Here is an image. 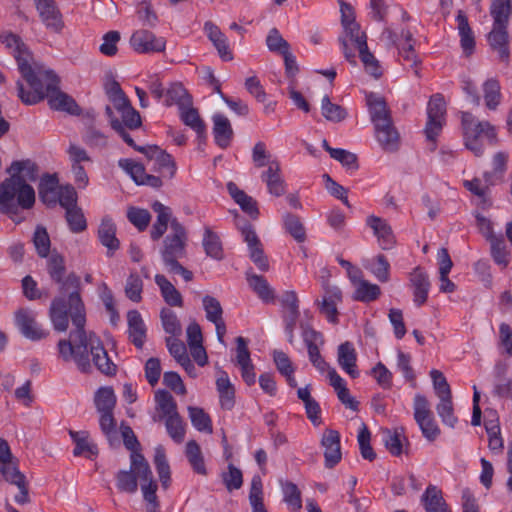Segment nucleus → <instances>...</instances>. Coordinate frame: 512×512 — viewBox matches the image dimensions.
<instances>
[{
  "label": "nucleus",
  "instance_id": "412c9836",
  "mask_svg": "<svg viewBox=\"0 0 512 512\" xmlns=\"http://www.w3.org/2000/svg\"><path fill=\"white\" fill-rule=\"evenodd\" d=\"M204 31L207 34L209 40L213 43L216 48L219 57L223 61H231L233 59V53L228 45V39L220 28L211 21H207L204 24Z\"/></svg>",
  "mask_w": 512,
  "mask_h": 512
},
{
  "label": "nucleus",
  "instance_id": "2f4dec72",
  "mask_svg": "<svg viewBox=\"0 0 512 512\" xmlns=\"http://www.w3.org/2000/svg\"><path fill=\"white\" fill-rule=\"evenodd\" d=\"M216 388L221 407L231 410L235 405V388L225 371H219L216 379Z\"/></svg>",
  "mask_w": 512,
  "mask_h": 512
},
{
  "label": "nucleus",
  "instance_id": "dca6fc26",
  "mask_svg": "<svg viewBox=\"0 0 512 512\" xmlns=\"http://www.w3.org/2000/svg\"><path fill=\"white\" fill-rule=\"evenodd\" d=\"M130 44L138 53H155L165 50L166 40L151 31L141 29L132 34Z\"/></svg>",
  "mask_w": 512,
  "mask_h": 512
},
{
  "label": "nucleus",
  "instance_id": "c03bdc74",
  "mask_svg": "<svg viewBox=\"0 0 512 512\" xmlns=\"http://www.w3.org/2000/svg\"><path fill=\"white\" fill-rule=\"evenodd\" d=\"M138 473L132 468V455L130 456V470H120L116 475V485L121 492L133 494L138 489Z\"/></svg>",
  "mask_w": 512,
  "mask_h": 512
},
{
  "label": "nucleus",
  "instance_id": "c756f323",
  "mask_svg": "<svg viewBox=\"0 0 512 512\" xmlns=\"http://www.w3.org/2000/svg\"><path fill=\"white\" fill-rule=\"evenodd\" d=\"M128 333L131 342L141 349L146 338V326L137 310H131L127 313Z\"/></svg>",
  "mask_w": 512,
  "mask_h": 512
},
{
  "label": "nucleus",
  "instance_id": "4468645a",
  "mask_svg": "<svg viewBox=\"0 0 512 512\" xmlns=\"http://www.w3.org/2000/svg\"><path fill=\"white\" fill-rule=\"evenodd\" d=\"M320 444L323 448L325 467H335L342 459L340 433L334 429H325Z\"/></svg>",
  "mask_w": 512,
  "mask_h": 512
},
{
  "label": "nucleus",
  "instance_id": "9d476101",
  "mask_svg": "<svg viewBox=\"0 0 512 512\" xmlns=\"http://www.w3.org/2000/svg\"><path fill=\"white\" fill-rule=\"evenodd\" d=\"M338 41L345 59L351 65L356 66L357 60L355 51L360 52L368 47L367 36L365 32L361 30L360 25H352L351 28L343 29Z\"/></svg>",
  "mask_w": 512,
  "mask_h": 512
},
{
  "label": "nucleus",
  "instance_id": "7ed1b4c3",
  "mask_svg": "<svg viewBox=\"0 0 512 512\" xmlns=\"http://www.w3.org/2000/svg\"><path fill=\"white\" fill-rule=\"evenodd\" d=\"M1 42L12 51L17 61L18 69L26 80L31 91H26L21 81H17L18 97L25 105H34L44 99V90L40 79L41 70L31 65L32 56L22 40L13 33L0 36Z\"/></svg>",
  "mask_w": 512,
  "mask_h": 512
},
{
  "label": "nucleus",
  "instance_id": "ea45409f",
  "mask_svg": "<svg viewBox=\"0 0 512 512\" xmlns=\"http://www.w3.org/2000/svg\"><path fill=\"white\" fill-rule=\"evenodd\" d=\"M189 104H193V100L184 86L179 82L171 83L166 89L165 105H176L180 110L189 106Z\"/></svg>",
  "mask_w": 512,
  "mask_h": 512
},
{
  "label": "nucleus",
  "instance_id": "bf43d9fd",
  "mask_svg": "<svg viewBox=\"0 0 512 512\" xmlns=\"http://www.w3.org/2000/svg\"><path fill=\"white\" fill-rule=\"evenodd\" d=\"M485 429L488 434V443L490 450L494 452H501L504 446L501 437V430L498 419H490L485 421Z\"/></svg>",
  "mask_w": 512,
  "mask_h": 512
},
{
  "label": "nucleus",
  "instance_id": "37998d69",
  "mask_svg": "<svg viewBox=\"0 0 512 512\" xmlns=\"http://www.w3.org/2000/svg\"><path fill=\"white\" fill-rule=\"evenodd\" d=\"M155 282L160 288L161 295L168 305L175 307L183 306L182 295L164 275H155Z\"/></svg>",
  "mask_w": 512,
  "mask_h": 512
},
{
  "label": "nucleus",
  "instance_id": "680f3d73",
  "mask_svg": "<svg viewBox=\"0 0 512 512\" xmlns=\"http://www.w3.org/2000/svg\"><path fill=\"white\" fill-rule=\"evenodd\" d=\"M284 227L286 231L297 241L304 242L306 239V232L304 225L300 218L291 213H286L283 216Z\"/></svg>",
  "mask_w": 512,
  "mask_h": 512
},
{
  "label": "nucleus",
  "instance_id": "39448f33",
  "mask_svg": "<svg viewBox=\"0 0 512 512\" xmlns=\"http://www.w3.org/2000/svg\"><path fill=\"white\" fill-rule=\"evenodd\" d=\"M35 191L18 177L6 178L0 183V211L8 215H17L20 209L28 210L34 206Z\"/></svg>",
  "mask_w": 512,
  "mask_h": 512
},
{
  "label": "nucleus",
  "instance_id": "79ce46f5",
  "mask_svg": "<svg viewBox=\"0 0 512 512\" xmlns=\"http://www.w3.org/2000/svg\"><path fill=\"white\" fill-rule=\"evenodd\" d=\"M246 280L249 287L262 301L271 302L274 300V290L270 287L269 283L263 276L254 274L251 271H247Z\"/></svg>",
  "mask_w": 512,
  "mask_h": 512
},
{
  "label": "nucleus",
  "instance_id": "f3484780",
  "mask_svg": "<svg viewBox=\"0 0 512 512\" xmlns=\"http://www.w3.org/2000/svg\"><path fill=\"white\" fill-rule=\"evenodd\" d=\"M324 295L321 301H317L320 312L332 323L338 321L337 305L342 301L341 290L336 286H331L328 280L322 281Z\"/></svg>",
  "mask_w": 512,
  "mask_h": 512
},
{
  "label": "nucleus",
  "instance_id": "3c124183",
  "mask_svg": "<svg viewBox=\"0 0 512 512\" xmlns=\"http://www.w3.org/2000/svg\"><path fill=\"white\" fill-rule=\"evenodd\" d=\"M154 464L159 476V480L164 489H167L170 485V466L166 459L165 450L162 446H158L155 449Z\"/></svg>",
  "mask_w": 512,
  "mask_h": 512
},
{
  "label": "nucleus",
  "instance_id": "c9c22d12",
  "mask_svg": "<svg viewBox=\"0 0 512 512\" xmlns=\"http://www.w3.org/2000/svg\"><path fill=\"white\" fill-rule=\"evenodd\" d=\"M152 209L155 213H157V219L152 226L150 234L153 240H158L166 232L168 223H171L174 219H171V209L161 202L155 201L152 204Z\"/></svg>",
  "mask_w": 512,
  "mask_h": 512
},
{
  "label": "nucleus",
  "instance_id": "72a5a7b5",
  "mask_svg": "<svg viewBox=\"0 0 512 512\" xmlns=\"http://www.w3.org/2000/svg\"><path fill=\"white\" fill-rule=\"evenodd\" d=\"M261 179L272 195L279 197L285 193V182L280 173L279 162H272L270 167L261 174Z\"/></svg>",
  "mask_w": 512,
  "mask_h": 512
},
{
  "label": "nucleus",
  "instance_id": "20e7f679",
  "mask_svg": "<svg viewBox=\"0 0 512 512\" xmlns=\"http://www.w3.org/2000/svg\"><path fill=\"white\" fill-rule=\"evenodd\" d=\"M187 233L176 219L171 222V233L163 240L160 250L162 261L169 273L179 274L186 282L193 279V273L182 266L180 259L186 256Z\"/></svg>",
  "mask_w": 512,
  "mask_h": 512
},
{
  "label": "nucleus",
  "instance_id": "f257e3e1",
  "mask_svg": "<svg viewBox=\"0 0 512 512\" xmlns=\"http://www.w3.org/2000/svg\"><path fill=\"white\" fill-rule=\"evenodd\" d=\"M74 329L70 331L68 339H61L57 344L59 357L64 362L74 361L78 369L83 373L91 372L92 362L102 374L112 376L117 371V366L109 358L102 342L94 332L85 330L86 312L73 315L71 318Z\"/></svg>",
  "mask_w": 512,
  "mask_h": 512
},
{
  "label": "nucleus",
  "instance_id": "4d7b16f0",
  "mask_svg": "<svg viewBox=\"0 0 512 512\" xmlns=\"http://www.w3.org/2000/svg\"><path fill=\"white\" fill-rule=\"evenodd\" d=\"M114 108L120 113V122L124 128L134 130L141 126L140 114L131 106L129 100L124 105Z\"/></svg>",
  "mask_w": 512,
  "mask_h": 512
},
{
  "label": "nucleus",
  "instance_id": "de8ad7c7",
  "mask_svg": "<svg viewBox=\"0 0 512 512\" xmlns=\"http://www.w3.org/2000/svg\"><path fill=\"white\" fill-rule=\"evenodd\" d=\"M436 411L442 423L450 428H454L458 422V418L454 413L452 395L439 398Z\"/></svg>",
  "mask_w": 512,
  "mask_h": 512
},
{
  "label": "nucleus",
  "instance_id": "0e129e2a",
  "mask_svg": "<svg viewBox=\"0 0 512 512\" xmlns=\"http://www.w3.org/2000/svg\"><path fill=\"white\" fill-rule=\"evenodd\" d=\"M160 318L163 329L166 333L172 336H179L182 333L180 321L172 310L164 308L161 310Z\"/></svg>",
  "mask_w": 512,
  "mask_h": 512
},
{
  "label": "nucleus",
  "instance_id": "e433bc0d",
  "mask_svg": "<svg viewBox=\"0 0 512 512\" xmlns=\"http://www.w3.org/2000/svg\"><path fill=\"white\" fill-rule=\"evenodd\" d=\"M227 190L234 201L240 206V208L247 213L253 219H256L259 215L257 202L243 190L239 189L238 186L229 182L227 184Z\"/></svg>",
  "mask_w": 512,
  "mask_h": 512
},
{
  "label": "nucleus",
  "instance_id": "9b49d317",
  "mask_svg": "<svg viewBox=\"0 0 512 512\" xmlns=\"http://www.w3.org/2000/svg\"><path fill=\"white\" fill-rule=\"evenodd\" d=\"M445 112L443 96L440 94L432 96L427 107L428 121L425 128V134L429 141L435 142L440 134L445 120Z\"/></svg>",
  "mask_w": 512,
  "mask_h": 512
},
{
  "label": "nucleus",
  "instance_id": "4be33fe9",
  "mask_svg": "<svg viewBox=\"0 0 512 512\" xmlns=\"http://www.w3.org/2000/svg\"><path fill=\"white\" fill-rule=\"evenodd\" d=\"M374 128L376 139L384 151L395 152L399 149L400 135L392 120Z\"/></svg>",
  "mask_w": 512,
  "mask_h": 512
},
{
  "label": "nucleus",
  "instance_id": "f8f14e48",
  "mask_svg": "<svg viewBox=\"0 0 512 512\" xmlns=\"http://www.w3.org/2000/svg\"><path fill=\"white\" fill-rule=\"evenodd\" d=\"M148 160L154 163V168L163 178L172 179L177 171L176 163L173 157L158 146H146L138 148Z\"/></svg>",
  "mask_w": 512,
  "mask_h": 512
},
{
  "label": "nucleus",
  "instance_id": "5fc2aeb1",
  "mask_svg": "<svg viewBox=\"0 0 512 512\" xmlns=\"http://www.w3.org/2000/svg\"><path fill=\"white\" fill-rule=\"evenodd\" d=\"M95 406L98 412L114 411L116 396L111 387H101L95 394Z\"/></svg>",
  "mask_w": 512,
  "mask_h": 512
},
{
  "label": "nucleus",
  "instance_id": "423d86ee",
  "mask_svg": "<svg viewBox=\"0 0 512 512\" xmlns=\"http://www.w3.org/2000/svg\"><path fill=\"white\" fill-rule=\"evenodd\" d=\"M464 143L475 156H481L484 148L479 138L484 137L492 145L498 141L495 127L488 121H478L470 112L462 113Z\"/></svg>",
  "mask_w": 512,
  "mask_h": 512
},
{
  "label": "nucleus",
  "instance_id": "a18cd8bd",
  "mask_svg": "<svg viewBox=\"0 0 512 512\" xmlns=\"http://www.w3.org/2000/svg\"><path fill=\"white\" fill-rule=\"evenodd\" d=\"M403 432V428L385 429L382 432L385 447L393 456H399L403 452V441L406 440Z\"/></svg>",
  "mask_w": 512,
  "mask_h": 512
},
{
  "label": "nucleus",
  "instance_id": "49530a36",
  "mask_svg": "<svg viewBox=\"0 0 512 512\" xmlns=\"http://www.w3.org/2000/svg\"><path fill=\"white\" fill-rule=\"evenodd\" d=\"M202 244L207 256L216 260L224 258L221 240L211 229H205Z\"/></svg>",
  "mask_w": 512,
  "mask_h": 512
},
{
  "label": "nucleus",
  "instance_id": "338daca9",
  "mask_svg": "<svg viewBox=\"0 0 512 512\" xmlns=\"http://www.w3.org/2000/svg\"><path fill=\"white\" fill-rule=\"evenodd\" d=\"M490 244H491V255L494 261L503 267H506L509 263L508 255L509 253L506 250V244L503 238H499L496 236H490Z\"/></svg>",
  "mask_w": 512,
  "mask_h": 512
},
{
  "label": "nucleus",
  "instance_id": "1a4fd4ad",
  "mask_svg": "<svg viewBox=\"0 0 512 512\" xmlns=\"http://www.w3.org/2000/svg\"><path fill=\"white\" fill-rule=\"evenodd\" d=\"M136 469L140 480L143 498L147 505L159 504L156 491L157 483L153 479L150 466L141 453L132 454V468Z\"/></svg>",
  "mask_w": 512,
  "mask_h": 512
},
{
  "label": "nucleus",
  "instance_id": "052dcab7",
  "mask_svg": "<svg viewBox=\"0 0 512 512\" xmlns=\"http://www.w3.org/2000/svg\"><path fill=\"white\" fill-rule=\"evenodd\" d=\"M284 501L289 506L291 512H299L302 508L301 492L297 485L292 482L282 484Z\"/></svg>",
  "mask_w": 512,
  "mask_h": 512
},
{
  "label": "nucleus",
  "instance_id": "e2e57ef3",
  "mask_svg": "<svg viewBox=\"0 0 512 512\" xmlns=\"http://www.w3.org/2000/svg\"><path fill=\"white\" fill-rule=\"evenodd\" d=\"M249 501L253 512H267L263 503L262 481L259 476H254L251 481Z\"/></svg>",
  "mask_w": 512,
  "mask_h": 512
},
{
  "label": "nucleus",
  "instance_id": "864d4df0",
  "mask_svg": "<svg viewBox=\"0 0 512 512\" xmlns=\"http://www.w3.org/2000/svg\"><path fill=\"white\" fill-rule=\"evenodd\" d=\"M381 293L380 287L371 284L367 280H359L353 295V299L361 302H371L376 300Z\"/></svg>",
  "mask_w": 512,
  "mask_h": 512
},
{
  "label": "nucleus",
  "instance_id": "5701e85b",
  "mask_svg": "<svg viewBox=\"0 0 512 512\" xmlns=\"http://www.w3.org/2000/svg\"><path fill=\"white\" fill-rule=\"evenodd\" d=\"M69 435L75 445L73 455L75 457L84 456L88 459L98 455L97 445L91 440L88 431L69 430Z\"/></svg>",
  "mask_w": 512,
  "mask_h": 512
},
{
  "label": "nucleus",
  "instance_id": "58836bf2",
  "mask_svg": "<svg viewBox=\"0 0 512 512\" xmlns=\"http://www.w3.org/2000/svg\"><path fill=\"white\" fill-rule=\"evenodd\" d=\"M422 502L426 512H451L443 499L442 492L430 484L422 495Z\"/></svg>",
  "mask_w": 512,
  "mask_h": 512
},
{
  "label": "nucleus",
  "instance_id": "4c0bfd02",
  "mask_svg": "<svg viewBox=\"0 0 512 512\" xmlns=\"http://www.w3.org/2000/svg\"><path fill=\"white\" fill-rule=\"evenodd\" d=\"M179 117L186 126L196 132L199 140L206 137V125L198 110L193 107V104H189V106L184 109H180Z\"/></svg>",
  "mask_w": 512,
  "mask_h": 512
},
{
  "label": "nucleus",
  "instance_id": "473e14b6",
  "mask_svg": "<svg viewBox=\"0 0 512 512\" xmlns=\"http://www.w3.org/2000/svg\"><path fill=\"white\" fill-rule=\"evenodd\" d=\"M457 29L460 36V45L466 56H470L475 49V37L469 25L466 14L459 10L456 16Z\"/></svg>",
  "mask_w": 512,
  "mask_h": 512
},
{
  "label": "nucleus",
  "instance_id": "a19ab883",
  "mask_svg": "<svg viewBox=\"0 0 512 512\" xmlns=\"http://www.w3.org/2000/svg\"><path fill=\"white\" fill-rule=\"evenodd\" d=\"M213 134L215 142L221 148H226L230 144V140L233 136V130L229 119L221 114L213 116Z\"/></svg>",
  "mask_w": 512,
  "mask_h": 512
},
{
  "label": "nucleus",
  "instance_id": "bb28decb",
  "mask_svg": "<svg viewBox=\"0 0 512 512\" xmlns=\"http://www.w3.org/2000/svg\"><path fill=\"white\" fill-rule=\"evenodd\" d=\"M337 361L339 366L352 378L359 376L356 366L357 353L352 343L346 341L338 346Z\"/></svg>",
  "mask_w": 512,
  "mask_h": 512
},
{
  "label": "nucleus",
  "instance_id": "aec40b11",
  "mask_svg": "<svg viewBox=\"0 0 512 512\" xmlns=\"http://www.w3.org/2000/svg\"><path fill=\"white\" fill-rule=\"evenodd\" d=\"M410 285L413 289V301L417 306H422L428 298L430 281L427 273L420 267H416L410 273Z\"/></svg>",
  "mask_w": 512,
  "mask_h": 512
},
{
  "label": "nucleus",
  "instance_id": "393cba45",
  "mask_svg": "<svg viewBox=\"0 0 512 512\" xmlns=\"http://www.w3.org/2000/svg\"><path fill=\"white\" fill-rule=\"evenodd\" d=\"M507 26V24H493V28L488 34L490 46L498 52L500 60L505 62L508 61L510 56Z\"/></svg>",
  "mask_w": 512,
  "mask_h": 512
},
{
  "label": "nucleus",
  "instance_id": "a878e982",
  "mask_svg": "<svg viewBox=\"0 0 512 512\" xmlns=\"http://www.w3.org/2000/svg\"><path fill=\"white\" fill-rule=\"evenodd\" d=\"M366 101L374 127L377 125L385 124L392 120L390 110L387 107L384 98L374 93H369L366 96Z\"/></svg>",
  "mask_w": 512,
  "mask_h": 512
},
{
  "label": "nucleus",
  "instance_id": "f704fd0d",
  "mask_svg": "<svg viewBox=\"0 0 512 512\" xmlns=\"http://www.w3.org/2000/svg\"><path fill=\"white\" fill-rule=\"evenodd\" d=\"M98 237L103 246L107 248V255L112 256L119 248L120 242L116 238V227L113 221L105 217L102 219L98 229Z\"/></svg>",
  "mask_w": 512,
  "mask_h": 512
},
{
  "label": "nucleus",
  "instance_id": "a211bd4d",
  "mask_svg": "<svg viewBox=\"0 0 512 512\" xmlns=\"http://www.w3.org/2000/svg\"><path fill=\"white\" fill-rule=\"evenodd\" d=\"M303 340L308 349L309 360L313 366L320 372H324L329 369V364L324 360L319 351L318 344H323L322 335L310 328L303 329Z\"/></svg>",
  "mask_w": 512,
  "mask_h": 512
},
{
  "label": "nucleus",
  "instance_id": "f03ea898",
  "mask_svg": "<svg viewBox=\"0 0 512 512\" xmlns=\"http://www.w3.org/2000/svg\"><path fill=\"white\" fill-rule=\"evenodd\" d=\"M46 266L51 280L59 285V295L51 302L49 317L54 330L65 332L69 318L86 312L80 294L81 281L75 273L66 276L65 258L56 251L48 255Z\"/></svg>",
  "mask_w": 512,
  "mask_h": 512
},
{
  "label": "nucleus",
  "instance_id": "8fccbe9b",
  "mask_svg": "<svg viewBox=\"0 0 512 512\" xmlns=\"http://www.w3.org/2000/svg\"><path fill=\"white\" fill-rule=\"evenodd\" d=\"M382 38L388 43L398 45L400 51H413V36L408 30H402L400 37L391 29L386 28L382 33Z\"/></svg>",
  "mask_w": 512,
  "mask_h": 512
},
{
  "label": "nucleus",
  "instance_id": "6e6552de",
  "mask_svg": "<svg viewBox=\"0 0 512 512\" xmlns=\"http://www.w3.org/2000/svg\"><path fill=\"white\" fill-rule=\"evenodd\" d=\"M414 419L418 424L423 436L428 441H434L440 435L430 404L424 395L416 394L413 402Z\"/></svg>",
  "mask_w": 512,
  "mask_h": 512
},
{
  "label": "nucleus",
  "instance_id": "603ef678",
  "mask_svg": "<svg viewBox=\"0 0 512 512\" xmlns=\"http://www.w3.org/2000/svg\"><path fill=\"white\" fill-rule=\"evenodd\" d=\"M490 14L493 18V24L508 25L509 16L512 14L511 0H492Z\"/></svg>",
  "mask_w": 512,
  "mask_h": 512
},
{
  "label": "nucleus",
  "instance_id": "0eeeda50",
  "mask_svg": "<svg viewBox=\"0 0 512 512\" xmlns=\"http://www.w3.org/2000/svg\"><path fill=\"white\" fill-rule=\"evenodd\" d=\"M44 98H48L50 108L58 111H65L71 115H80L81 109L76 101L68 94L58 88L59 79L53 71H41Z\"/></svg>",
  "mask_w": 512,
  "mask_h": 512
},
{
  "label": "nucleus",
  "instance_id": "7c9ffc66",
  "mask_svg": "<svg viewBox=\"0 0 512 512\" xmlns=\"http://www.w3.org/2000/svg\"><path fill=\"white\" fill-rule=\"evenodd\" d=\"M59 188V181L55 174H44L38 185L40 200L48 206L55 205Z\"/></svg>",
  "mask_w": 512,
  "mask_h": 512
},
{
  "label": "nucleus",
  "instance_id": "c85d7f7f",
  "mask_svg": "<svg viewBox=\"0 0 512 512\" xmlns=\"http://www.w3.org/2000/svg\"><path fill=\"white\" fill-rule=\"evenodd\" d=\"M6 172L10 177H18L25 183L34 182L38 178L39 167L38 165L30 160H17L13 161Z\"/></svg>",
  "mask_w": 512,
  "mask_h": 512
},
{
  "label": "nucleus",
  "instance_id": "6e6d98bb",
  "mask_svg": "<svg viewBox=\"0 0 512 512\" xmlns=\"http://www.w3.org/2000/svg\"><path fill=\"white\" fill-rule=\"evenodd\" d=\"M321 112L324 118L331 122H341L346 116L347 112L345 108L338 104H334L330 101L329 96L325 95L321 101Z\"/></svg>",
  "mask_w": 512,
  "mask_h": 512
},
{
  "label": "nucleus",
  "instance_id": "2eb2a0df",
  "mask_svg": "<svg viewBox=\"0 0 512 512\" xmlns=\"http://www.w3.org/2000/svg\"><path fill=\"white\" fill-rule=\"evenodd\" d=\"M15 322L24 337L39 341L47 337L48 332L36 321V314L27 309H20L15 315Z\"/></svg>",
  "mask_w": 512,
  "mask_h": 512
},
{
  "label": "nucleus",
  "instance_id": "69168bd1",
  "mask_svg": "<svg viewBox=\"0 0 512 512\" xmlns=\"http://www.w3.org/2000/svg\"><path fill=\"white\" fill-rule=\"evenodd\" d=\"M188 412L192 425L198 431L212 432L210 417L203 409L190 406L188 407Z\"/></svg>",
  "mask_w": 512,
  "mask_h": 512
},
{
  "label": "nucleus",
  "instance_id": "ddd939ff",
  "mask_svg": "<svg viewBox=\"0 0 512 512\" xmlns=\"http://www.w3.org/2000/svg\"><path fill=\"white\" fill-rule=\"evenodd\" d=\"M0 473L5 481L15 485L19 489V494L15 496L18 504H26L30 502L28 483L25 475L18 468V460H13L0 465Z\"/></svg>",
  "mask_w": 512,
  "mask_h": 512
},
{
  "label": "nucleus",
  "instance_id": "6ab92c4d",
  "mask_svg": "<svg viewBox=\"0 0 512 512\" xmlns=\"http://www.w3.org/2000/svg\"><path fill=\"white\" fill-rule=\"evenodd\" d=\"M36 8L46 27L59 33L64 23L54 0H35Z\"/></svg>",
  "mask_w": 512,
  "mask_h": 512
},
{
  "label": "nucleus",
  "instance_id": "cd10ccee",
  "mask_svg": "<svg viewBox=\"0 0 512 512\" xmlns=\"http://www.w3.org/2000/svg\"><path fill=\"white\" fill-rule=\"evenodd\" d=\"M155 402L157 414L153 416V421L158 422L179 414L177 411V404L173 396L168 391H157L155 393Z\"/></svg>",
  "mask_w": 512,
  "mask_h": 512
},
{
  "label": "nucleus",
  "instance_id": "13d9d810",
  "mask_svg": "<svg viewBox=\"0 0 512 512\" xmlns=\"http://www.w3.org/2000/svg\"><path fill=\"white\" fill-rule=\"evenodd\" d=\"M186 456L196 473L206 475V467L200 447L194 440H191L186 444Z\"/></svg>",
  "mask_w": 512,
  "mask_h": 512
},
{
  "label": "nucleus",
  "instance_id": "774afa93",
  "mask_svg": "<svg viewBox=\"0 0 512 512\" xmlns=\"http://www.w3.org/2000/svg\"><path fill=\"white\" fill-rule=\"evenodd\" d=\"M165 426L167 433L176 443L183 442L185 436V425L180 414L165 419Z\"/></svg>",
  "mask_w": 512,
  "mask_h": 512
},
{
  "label": "nucleus",
  "instance_id": "09e8293b",
  "mask_svg": "<svg viewBox=\"0 0 512 512\" xmlns=\"http://www.w3.org/2000/svg\"><path fill=\"white\" fill-rule=\"evenodd\" d=\"M501 88L497 79L491 78L484 82L483 93L485 105L489 110H495L501 102Z\"/></svg>",
  "mask_w": 512,
  "mask_h": 512
},
{
  "label": "nucleus",
  "instance_id": "b1692460",
  "mask_svg": "<svg viewBox=\"0 0 512 512\" xmlns=\"http://www.w3.org/2000/svg\"><path fill=\"white\" fill-rule=\"evenodd\" d=\"M366 222L373 230L382 249H389L394 245L395 237L392 228L385 219L371 215Z\"/></svg>",
  "mask_w": 512,
  "mask_h": 512
}]
</instances>
